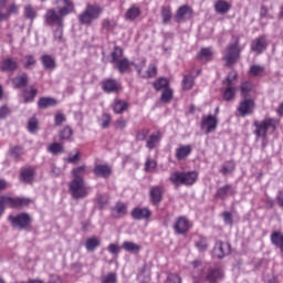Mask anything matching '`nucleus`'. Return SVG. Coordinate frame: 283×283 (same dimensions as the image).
Instances as JSON below:
<instances>
[{
  "label": "nucleus",
  "instance_id": "nucleus-20",
  "mask_svg": "<svg viewBox=\"0 0 283 283\" xmlns=\"http://www.w3.org/2000/svg\"><path fill=\"white\" fill-rule=\"evenodd\" d=\"M266 50V38L261 35L252 41L251 51L255 52V54H262Z\"/></svg>",
  "mask_w": 283,
  "mask_h": 283
},
{
  "label": "nucleus",
  "instance_id": "nucleus-11",
  "mask_svg": "<svg viewBox=\"0 0 283 283\" xmlns=\"http://www.w3.org/2000/svg\"><path fill=\"white\" fill-rule=\"evenodd\" d=\"M201 129L206 134H211L218 129V116L216 115H203L201 117Z\"/></svg>",
  "mask_w": 283,
  "mask_h": 283
},
{
  "label": "nucleus",
  "instance_id": "nucleus-43",
  "mask_svg": "<svg viewBox=\"0 0 283 283\" xmlns=\"http://www.w3.org/2000/svg\"><path fill=\"white\" fill-rule=\"evenodd\" d=\"M189 12H190V9L187 6L180 7L175 17L177 23H180L182 19H185L187 14H189Z\"/></svg>",
  "mask_w": 283,
  "mask_h": 283
},
{
  "label": "nucleus",
  "instance_id": "nucleus-14",
  "mask_svg": "<svg viewBox=\"0 0 283 283\" xmlns=\"http://www.w3.org/2000/svg\"><path fill=\"white\" fill-rule=\"evenodd\" d=\"M19 70V61L14 57H6L0 63V71L7 74H14Z\"/></svg>",
  "mask_w": 283,
  "mask_h": 283
},
{
  "label": "nucleus",
  "instance_id": "nucleus-57",
  "mask_svg": "<svg viewBox=\"0 0 283 283\" xmlns=\"http://www.w3.org/2000/svg\"><path fill=\"white\" fill-rule=\"evenodd\" d=\"M28 129L30 134H34L36 129H39V120L36 119V117H32L31 119H29Z\"/></svg>",
  "mask_w": 283,
  "mask_h": 283
},
{
  "label": "nucleus",
  "instance_id": "nucleus-9",
  "mask_svg": "<svg viewBox=\"0 0 283 283\" xmlns=\"http://www.w3.org/2000/svg\"><path fill=\"white\" fill-rule=\"evenodd\" d=\"M238 78V73L230 72L224 81L226 90L223 91V101H233L235 98V87L233 81Z\"/></svg>",
  "mask_w": 283,
  "mask_h": 283
},
{
  "label": "nucleus",
  "instance_id": "nucleus-61",
  "mask_svg": "<svg viewBox=\"0 0 283 283\" xmlns=\"http://www.w3.org/2000/svg\"><path fill=\"white\" fill-rule=\"evenodd\" d=\"M67 120V117H65V114L63 113H57L54 116V123L56 127H61V125H63V123H65Z\"/></svg>",
  "mask_w": 283,
  "mask_h": 283
},
{
  "label": "nucleus",
  "instance_id": "nucleus-34",
  "mask_svg": "<svg viewBox=\"0 0 283 283\" xmlns=\"http://www.w3.org/2000/svg\"><path fill=\"white\" fill-rule=\"evenodd\" d=\"M21 63L24 70H32V67L36 65V59L34 57V55L28 54L23 56V59L21 60Z\"/></svg>",
  "mask_w": 283,
  "mask_h": 283
},
{
  "label": "nucleus",
  "instance_id": "nucleus-54",
  "mask_svg": "<svg viewBox=\"0 0 283 283\" xmlns=\"http://www.w3.org/2000/svg\"><path fill=\"white\" fill-rule=\"evenodd\" d=\"M53 39L56 43L63 42V25H57L56 29L53 31Z\"/></svg>",
  "mask_w": 283,
  "mask_h": 283
},
{
  "label": "nucleus",
  "instance_id": "nucleus-35",
  "mask_svg": "<svg viewBox=\"0 0 283 283\" xmlns=\"http://www.w3.org/2000/svg\"><path fill=\"white\" fill-rule=\"evenodd\" d=\"M140 17V8L132 6L126 12V20L134 21Z\"/></svg>",
  "mask_w": 283,
  "mask_h": 283
},
{
  "label": "nucleus",
  "instance_id": "nucleus-31",
  "mask_svg": "<svg viewBox=\"0 0 283 283\" xmlns=\"http://www.w3.org/2000/svg\"><path fill=\"white\" fill-rule=\"evenodd\" d=\"M41 63L44 70H54L56 67V60L52 55H42Z\"/></svg>",
  "mask_w": 283,
  "mask_h": 283
},
{
  "label": "nucleus",
  "instance_id": "nucleus-38",
  "mask_svg": "<svg viewBox=\"0 0 283 283\" xmlns=\"http://www.w3.org/2000/svg\"><path fill=\"white\" fill-rule=\"evenodd\" d=\"M116 25H118L116 20L104 19L102 22V30H106V32H114V30L116 29Z\"/></svg>",
  "mask_w": 283,
  "mask_h": 283
},
{
  "label": "nucleus",
  "instance_id": "nucleus-46",
  "mask_svg": "<svg viewBox=\"0 0 283 283\" xmlns=\"http://www.w3.org/2000/svg\"><path fill=\"white\" fill-rule=\"evenodd\" d=\"M36 94H38L36 88H32L31 91L24 90L22 94L24 98V103H32L36 97Z\"/></svg>",
  "mask_w": 283,
  "mask_h": 283
},
{
  "label": "nucleus",
  "instance_id": "nucleus-4",
  "mask_svg": "<svg viewBox=\"0 0 283 283\" xmlns=\"http://www.w3.org/2000/svg\"><path fill=\"white\" fill-rule=\"evenodd\" d=\"M254 136H256V138H266V134L269 133V129H271L272 132H275V129H277V120L275 118H265L261 122L255 120L254 122Z\"/></svg>",
  "mask_w": 283,
  "mask_h": 283
},
{
  "label": "nucleus",
  "instance_id": "nucleus-8",
  "mask_svg": "<svg viewBox=\"0 0 283 283\" xmlns=\"http://www.w3.org/2000/svg\"><path fill=\"white\" fill-rule=\"evenodd\" d=\"M64 21H65V17L61 14V12L55 8L48 9L44 14V22L46 25L61 27V25H64Z\"/></svg>",
  "mask_w": 283,
  "mask_h": 283
},
{
  "label": "nucleus",
  "instance_id": "nucleus-33",
  "mask_svg": "<svg viewBox=\"0 0 283 283\" xmlns=\"http://www.w3.org/2000/svg\"><path fill=\"white\" fill-rule=\"evenodd\" d=\"M14 90H21L28 85V74L23 73L20 76H17L12 80Z\"/></svg>",
  "mask_w": 283,
  "mask_h": 283
},
{
  "label": "nucleus",
  "instance_id": "nucleus-30",
  "mask_svg": "<svg viewBox=\"0 0 283 283\" xmlns=\"http://www.w3.org/2000/svg\"><path fill=\"white\" fill-rule=\"evenodd\" d=\"M56 105V99L53 97H41L38 101V107L40 109H48L49 107H54Z\"/></svg>",
  "mask_w": 283,
  "mask_h": 283
},
{
  "label": "nucleus",
  "instance_id": "nucleus-23",
  "mask_svg": "<svg viewBox=\"0 0 283 283\" xmlns=\"http://www.w3.org/2000/svg\"><path fill=\"white\" fill-rule=\"evenodd\" d=\"M192 148L191 145H180L175 150L176 160H186L187 157L191 155Z\"/></svg>",
  "mask_w": 283,
  "mask_h": 283
},
{
  "label": "nucleus",
  "instance_id": "nucleus-50",
  "mask_svg": "<svg viewBox=\"0 0 283 283\" xmlns=\"http://www.w3.org/2000/svg\"><path fill=\"white\" fill-rule=\"evenodd\" d=\"M24 17L30 19V21H34L36 19V10L31 4L24 7Z\"/></svg>",
  "mask_w": 283,
  "mask_h": 283
},
{
  "label": "nucleus",
  "instance_id": "nucleus-24",
  "mask_svg": "<svg viewBox=\"0 0 283 283\" xmlns=\"http://www.w3.org/2000/svg\"><path fill=\"white\" fill-rule=\"evenodd\" d=\"M132 217L134 220H147L151 218V210L148 208H134L132 210Z\"/></svg>",
  "mask_w": 283,
  "mask_h": 283
},
{
  "label": "nucleus",
  "instance_id": "nucleus-58",
  "mask_svg": "<svg viewBox=\"0 0 283 283\" xmlns=\"http://www.w3.org/2000/svg\"><path fill=\"white\" fill-rule=\"evenodd\" d=\"M109 123H112V115L104 113L101 118L102 129H107V127H109Z\"/></svg>",
  "mask_w": 283,
  "mask_h": 283
},
{
  "label": "nucleus",
  "instance_id": "nucleus-32",
  "mask_svg": "<svg viewBox=\"0 0 283 283\" xmlns=\"http://www.w3.org/2000/svg\"><path fill=\"white\" fill-rule=\"evenodd\" d=\"M22 182H32L34 180V170L32 168H22L20 171Z\"/></svg>",
  "mask_w": 283,
  "mask_h": 283
},
{
  "label": "nucleus",
  "instance_id": "nucleus-18",
  "mask_svg": "<svg viewBox=\"0 0 283 283\" xmlns=\"http://www.w3.org/2000/svg\"><path fill=\"white\" fill-rule=\"evenodd\" d=\"M102 90L106 94H114L120 92V83L114 78L104 80L102 83Z\"/></svg>",
  "mask_w": 283,
  "mask_h": 283
},
{
  "label": "nucleus",
  "instance_id": "nucleus-59",
  "mask_svg": "<svg viewBox=\"0 0 283 283\" xmlns=\"http://www.w3.org/2000/svg\"><path fill=\"white\" fill-rule=\"evenodd\" d=\"M158 73V69L154 64H149L147 70V75H142V78H154Z\"/></svg>",
  "mask_w": 283,
  "mask_h": 283
},
{
  "label": "nucleus",
  "instance_id": "nucleus-27",
  "mask_svg": "<svg viewBox=\"0 0 283 283\" xmlns=\"http://www.w3.org/2000/svg\"><path fill=\"white\" fill-rule=\"evenodd\" d=\"M122 249L124 251H127L128 253L138 254L140 253V249H143L138 243H135L133 241H124L122 244Z\"/></svg>",
  "mask_w": 283,
  "mask_h": 283
},
{
  "label": "nucleus",
  "instance_id": "nucleus-47",
  "mask_svg": "<svg viewBox=\"0 0 283 283\" xmlns=\"http://www.w3.org/2000/svg\"><path fill=\"white\" fill-rule=\"evenodd\" d=\"M153 85H154L155 90H157V92H160V90H167V87H169V80H167L165 77H160L159 80L154 82Z\"/></svg>",
  "mask_w": 283,
  "mask_h": 283
},
{
  "label": "nucleus",
  "instance_id": "nucleus-17",
  "mask_svg": "<svg viewBox=\"0 0 283 283\" xmlns=\"http://www.w3.org/2000/svg\"><path fill=\"white\" fill-rule=\"evenodd\" d=\"M163 193H165V188L163 186H153L149 190L150 202L158 207L163 202Z\"/></svg>",
  "mask_w": 283,
  "mask_h": 283
},
{
  "label": "nucleus",
  "instance_id": "nucleus-49",
  "mask_svg": "<svg viewBox=\"0 0 283 283\" xmlns=\"http://www.w3.org/2000/svg\"><path fill=\"white\" fill-rule=\"evenodd\" d=\"M234 170H235V164L233 161H227L223 164L220 171L223 176H227L228 174H233Z\"/></svg>",
  "mask_w": 283,
  "mask_h": 283
},
{
  "label": "nucleus",
  "instance_id": "nucleus-39",
  "mask_svg": "<svg viewBox=\"0 0 283 283\" xmlns=\"http://www.w3.org/2000/svg\"><path fill=\"white\" fill-rule=\"evenodd\" d=\"M123 59H125L123 57V50L120 49V46H115L113 52L111 53V63H113L114 65Z\"/></svg>",
  "mask_w": 283,
  "mask_h": 283
},
{
  "label": "nucleus",
  "instance_id": "nucleus-12",
  "mask_svg": "<svg viewBox=\"0 0 283 283\" xmlns=\"http://www.w3.org/2000/svg\"><path fill=\"white\" fill-rule=\"evenodd\" d=\"M55 6L57 12L67 17V14H72V12H76V7L74 6V1L72 0H55Z\"/></svg>",
  "mask_w": 283,
  "mask_h": 283
},
{
  "label": "nucleus",
  "instance_id": "nucleus-5",
  "mask_svg": "<svg viewBox=\"0 0 283 283\" xmlns=\"http://www.w3.org/2000/svg\"><path fill=\"white\" fill-rule=\"evenodd\" d=\"M242 50L240 49V40H235L234 43H230L223 55V61L226 62L227 67H231V65H235L238 60L240 59Z\"/></svg>",
  "mask_w": 283,
  "mask_h": 283
},
{
  "label": "nucleus",
  "instance_id": "nucleus-63",
  "mask_svg": "<svg viewBox=\"0 0 283 283\" xmlns=\"http://www.w3.org/2000/svg\"><path fill=\"white\" fill-rule=\"evenodd\" d=\"M107 251L112 253V255H118V253H120V247H118L116 243H111Z\"/></svg>",
  "mask_w": 283,
  "mask_h": 283
},
{
  "label": "nucleus",
  "instance_id": "nucleus-25",
  "mask_svg": "<svg viewBox=\"0 0 283 283\" xmlns=\"http://www.w3.org/2000/svg\"><path fill=\"white\" fill-rule=\"evenodd\" d=\"M111 107L114 114H124V112H127V109H129V104L124 99L115 98Z\"/></svg>",
  "mask_w": 283,
  "mask_h": 283
},
{
  "label": "nucleus",
  "instance_id": "nucleus-42",
  "mask_svg": "<svg viewBox=\"0 0 283 283\" xmlns=\"http://www.w3.org/2000/svg\"><path fill=\"white\" fill-rule=\"evenodd\" d=\"M161 19L164 25H167L171 21V7H161Z\"/></svg>",
  "mask_w": 283,
  "mask_h": 283
},
{
  "label": "nucleus",
  "instance_id": "nucleus-13",
  "mask_svg": "<svg viewBox=\"0 0 283 283\" xmlns=\"http://www.w3.org/2000/svg\"><path fill=\"white\" fill-rule=\"evenodd\" d=\"M191 229V222L185 217H178L174 223V231L177 235H185Z\"/></svg>",
  "mask_w": 283,
  "mask_h": 283
},
{
  "label": "nucleus",
  "instance_id": "nucleus-26",
  "mask_svg": "<svg viewBox=\"0 0 283 283\" xmlns=\"http://www.w3.org/2000/svg\"><path fill=\"white\" fill-rule=\"evenodd\" d=\"M10 156L15 160V163H19L22 160V156L25 154V149L23 146H12L9 149Z\"/></svg>",
  "mask_w": 283,
  "mask_h": 283
},
{
  "label": "nucleus",
  "instance_id": "nucleus-52",
  "mask_svg": "<svg viewBox=\"0 0 283 283\" xmlns=\"http://www.w3.org/2000/svg\"><path fill=\"white\" fill-rule=\"evenodd\" d=\"M195 247L201 252L209 249V244L207 243V239L205 237H199V240L195 242Z\"/></svg>",
  "mask_w": 283,
  "mask_h": 283
},
{
  "label": "nucleus",
  "instance_id": "nucleus-22",
  "mask_svg": "<svg viewBox=\"0 0 283 283\" xmlns=\"http://www.w3.org/2000/svg\"><path fill=\"white\" fill-rule=\"evenodd\" d=\"M93 174L98 178H109L112 176V167L108 165L98 164L94 167Z\"/></svg>",
  "mask_w": 283,
  "mask_h": 283
},
{
  "label": "nucleus",
  "instance_id": "nucleus-16",
  "mask_svg": "<svg viewBox=\"0 0 283 283\" xmlns=\"http://www.w3.org/2000/svg\"><path fill=\"white\" fill-rule=\"evenodd\" d=\"M231 253V244L222 241H217L213 248V256L222 260L226 255Z\"/></svg>",
  "mask_w": 283,
  "mask_h": 283
},
{
  "label": "nucleus",
  "instance_id": "nucleus-41",
  "mask_svg": "<svg viewBox=\"0 0 283 283\" xmlns=\"http://www.w3.org/2000/svg\"><path fill=\"white\" fill-rule=\"evenodd\" d=\"M264 66L260 64H253L250 66L249 75L250 76H262L264 74Z\"/></svg>",
  "mask_w": 283,
  "mask_h": 283
},
{
  "label": "nucleus",
  "instance_id": "nucleus-2",
  "mask_svg": "<svg viewBox=\"0 0 283 283\" xmlns=\"http://www.w3.org/2000/svg\"><path fill=\"white\" fill-rule=\"evenodd\" d=\"M103 8L98 4H87L85 10L78 15V22L82 25H92L93 21L101 18Z\"/></svg>",
  "mask_w": 283,
  "mask_h": 283
},
{
  "label": "nucleus",
  "instance_id": "nucleus-56",
  "mask_svg": "<svg viewBox=\"0 0 283 283\" xmlns=\"http://www.w3.org/2000/svg\"><path fill=\"white\" fill-rule=\"evenodd\" d=\"M193 87V76L185 75L182 80V90H191Z\"/></svg>",
  "mask_w": 283,
  "mask_h": 283
},
{
  "label": "nucleus",
  "instance_id": "nucleus-10",
  "mask_svg": "<svg viewBox=\"0 0 283 283\" xmlns=\"http://www.w3.org/2000/svg\"><path fill=\"white\" fill-rule=\"evenodd\" d=\"M244 99L240 102L238 106L239 116L244 118V116H251L255 112V101L253 98L243 97Z\"/></svg>",
  "mask_w": 283,
  "mask_h": 283
},
{
  "label": "nucleus",
  "instance_id": "nucleus-36",
  "mask_svg": "<svg viewBox=\"0 0 283 283\" xmlns=\"http://www.w3.org/2000/svg\"><path fill=\"white\" fill-rule=\"evenodd\" d=\"M271 242L274 247H277L280 251H283V235L280 232H273L271 234Z\"/></svg>",
  "mask_w": 283,
  "mask_h": 283
},
{
  "label": "nucleus",
  "instance_id": "nucleus-51",
  "mask_svg": "<svg viewBox=\"0 0 283 283\" xmlns=\"http://www.w3.org/2000/svg\"><path fill=\"white\" fill-rule=\"evenodd\" d=\"M212 55L213 53L211 52V49L206 48V49H201V51L198 54V59L200 61H211Z\"/></svg>",
  "mask_w": 283,
  "mask_h": 283
},
{
  "label": "nucleus",
  "instance_id": "nucleus-15",
  "mask_svg": "<svg viewBox=\"0 0 283 283\" xmlns=\"http://www.w3.org/2000/svg\"><path fill=\"white\" fill-rule=\"evenodd\" d=\"M132 65L135 66V69L137 70V73L140 76L142 72H143V69H140L134 62H129V59L124 57V59L114 63V67H115V70H117L119 72V74H125V72H127V70H129V67H132Z\"/></svg>",
  "mask_w": 283,
  "mask_h": 283
},
{
  "label": "nucleus",
  "instance_id": "nucleus-29",
  "mask_svg": "<svg viewBox=\"0 0 283 283\" xmlns=\"http://www.w3.org/2000/svg\"><path fill=\"white\" fill-rule=\"evenodd\" d=\"M214 10L218 14H227L231 10V4L226 0H219L214 3Z\"/></svg>",
  "mask_w": 283,
  "mask_h": 283
},
{
  "label": "nucleus",
  "instance_id": "nucleus-45",
  "mask_svg": "<svg viewBox=\"0 0 283 283\" xmlns=\"http://www.w3.org/2000/svg\"><path fill=\"white\" fill-rule=\"evenodd\" d=\"M241 95L243 98H249V93L253 91V83L251 82H243L240 87Z\"/></svg>",
  "mask_w": 283,
  "mask_h": 283
},
{
  "label": "nucleus",
  "instance_id": "nucleus-3",
  "mask_svg": "<svg viewBox=\"0 0 283 283\" xmlns=\"http://www.w3.org/2000/svg\"><path fill=\"white\" fill-rule=\"evenodd\" d=\"M169 180L176 187H181V185L189 187L191 185H195V182L198 180V172H196V171H189V172L176 171L170 175Z\"/></svg>",
  "mask_w": 283,
  "mask_h": 283
},
{
  "label": "nucleus",
  "instance_id": "nucleus-19",
  "mask_svg": "<svg viewBox=\"0 0 283 283\" xmlns=\"http://www.w3.org/2000/svg\"><path fill=\"white\" fill-rule=\"evenodd\" d=\"M224 277V273L222 270L214 268V269H209L206 275V280L209 283H218Z\"/></svg>",
  "mask_w": 283,
  "mask_h": 283
},
{
  "label": "nucleus",
  "instance_id": "nucleus-53",
  "mask_svg": "<svg viewBox=\"0 0 283 283\" xmlns=\"http://www.w3.org/2000/svg\"><path fill=\"white\" fill-rule=\"evenodd\" d=\"M85 169H86V166L83 165V166H80L77 168H74L72 170V174L74 176V179L73 180H84L83 177H81L83 174H85Z\"/></svg>",
  "mask_w": 283,
  "mask_h": 283
},
{
  "label": "nucleus",
  "instance_id": "nucleus-7",
  "mask_svg": "<svg viewBox=\"0 0 283 283\" xmlns=\"http://www.w3.org/2000/svg\"><path fill=\"white\" fill-rule=\"evenodd\" d=\"M9 222L13 229L23 231V229H28V227L32 226V217H30L28 212H21L18 216H9Z\"/></svg>",
  "mask_w": 283,
  "mask_h": 283
},
{
  "label": "nucleus",
  "instance_id": "nucleus-62",
  "mask_svg": "<svg viewBox=\"0 0 283 283\" xmlns=\"http://www.w3.org/2000/svg\"><path fill=\"white\" fill-rule=\"evenodd\" d=\"M167 283H182V279L178 274L170 273L167 276Z\"/></svg>",
  "mask_w": 283,
  "mask_h": 283
},
{
  "label": "nucleus",
  "instance_id": "nucleus-1",
  "mask_svg": "<svg viewBox=\"0 0 283 283\" xmlns=\"http://www.w3.org/2000/svg\"><path fill=\"white\" fill-rule=\"evenodd\" d=\"M69 190L73 200H83L90 196L92 188L85 185V179H73L69 184Z\"/></svg>",
  "mask_w": 283,
  "mask_h": 283
},
{
  "label": "nucleus",
  "instance_id": "nucleus-6",
  "mask_svg": "<svg viewBox=\"0 0 283 283\" xmlns=\"http://www.w3.org/2000/svg\"><path fill=\"white\" fill-rule=\"evenodd\" d=\"M32 200L28 198H12L9 196H0V209L6 211V207H10L11 209H19L21 207H28Z\"/></svg>",
  "mask_w": 283,
  "mask_h": 283
},
{
  "label": "nucleus",
  "instance_id": "nucleus-64",
  "mask_svg": "<svg viewBox=\"0 0 283 283\" xmlns=\"http://www.w3.org/2000/svg\"><path fill=\"white\" fill-rule=\"evenodd\" d=\"M156 166H157V164H156V160H154V159H147L145 163L146 171H154Z\"/></svg>",
  "mask_w": 283,
  "mask_h": 283
},
{
  "label": "nucleus",
  "instance_id": "nucleus-40",
  "mask_svg": "<svg viewBox=\"0 0 283 283\" xmlns=\"http://www.w3.org/2000/svg\"><path fill=\"white\" fill-rule=\"evenodd\" d=\"M49 154H52L53 156H59V154H63V145L59 143H52L48 146Z\"/></svg>",
  "mask_w": 283,
  "mask_h": 283
},
{
  "label": "nucleus",
  "instance_id": "nucleus-28",
  "mask_svg": "<svg viewBox=\"0 0 283 283\" xmlns=\"http://www.w3.org/2000/svg\"><path fill=\"white\" fill-rule=\"evenodd\" d=\"M127 213V205L124 202H117L116 206L112 209V216L114 218H123Z\"/></svg>",
  "mask_w": 283,
  "mask_h": 283
},
{
  "label": "nucleus",
  "instance_id": "nucleus-55",
  "mask_svg": "<svg viewBox=\"0 0 283 283\" xmlns=\"http://www.w3.org/2000/svg\"><path fill=\"white\" fill-rule=\"evenodd\" d=\"M102 283H118V276H116V273L111 272L102 276Z\"/></svg>",
  "mask_w": 283,
  "mask_h": 283
},
{
  "label": "nucleus",
  "instance_id": "nucleus-48",
  "mask_svg": "<svg viewBox=\"0 0 283 283\" xmlns=\"http://www.w3.org/2000/svg\"><path fill=\"white\" fill-rule=\"evenodd\" d=\"M74 132L72 130V127L64 126L62 130H60L59 135L62 140H70L72 138V135Z\"/></svg>",
  "mask_w": 283,
  "mask_h": 283
},
{
  "label": "nucleus",
  "instance_id": "nucleus-37",
  "mask_svg": "<svg viewBox=\"0 0 283 283\" xmlns=\"http://www.w3.org/2000/svg\"><path fill=\"white\" fill-rule=\"evenodd\" d=\"M160 143V133H156L149 136L146 142L147 149H154L156 145Z\"/></svg>",
  "mask_w": 283,
  "mask_h": 283
},
{
  "label": "nucleus",
  "instance_id": "nucleus-21",
  "mask_svg": "<svg viewBox=\"0 0 283 283\" xmlns=\"http://www.w3.org/2000/svg\"><path fill=\"white\" fill-rule=\"evenodd\" d=\"M229 196H235V187L233 185H226L218 188L216 197L224 200L229 198Z\"/></svg>",
  "mask_w": 283,
  "mask_h": 283
},
{
  "label": "nucleus",
  "instance_id": "nucleus-60",
  "mask_svg": "<svg viewBox=\"0 0 283 283\" xmlns=\"http://www.w3.org/2000/svg\"><path fill=\"white\" fill-rule=\"evenodd\" d=\"M174 98V92L169 88H165L161 93V101L163 103H169Z\"/></svg>",
  "mask_w": 283,
  "mask_h": 283
},
{
  "label": "nucleus",
  "instance_id": "nucleus-44",
  "mask_svg": "<svg viewBox=\"0 0 283 283\" xmlns=\"http://www.w3.org/2000/svg\"><path fill=\"white\" fill-rule=\"evenodd\" d=\"M101 241L96 238H90L86 240L85 249L86 251H96V249L99 247Z\"/></svg>",
  "mask_w": 283,
  "mask_h": 283
}]
</instances>
